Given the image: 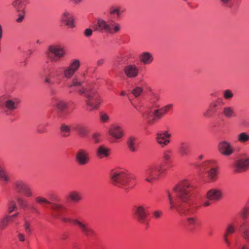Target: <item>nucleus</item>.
I'll use <instances>...</instances> for the list:
<instances>
[{
	"label": "nucleus",
	"instance_id": "obj_50",
	"mask_svg": "<svg viewBox=\"0 0 249 249\" xmlns=\"http://www.w3.org/2000/svg\"><path fill=\"white\" fill-rule=\"evenodd\" d=\"M22 194L27 197H30L33 196V193L32 191V189L28 184Z\"/></svg>",
	"mask_w": 249,
	"mask_h": 249
},
{
	"label": "nucleus",
	"instance_id": "obj_23",
	"mask_svg": "<svg viewBox=\"0 0 249 249\" xmlns=\"http://www.w3.org/2000/svg\"><path fill=\"white\" fill-rule=\"evenodd\" d=\"M135 214L136 215L138 220L141 222L143 223L144 222L146 217V212L145 209L142 206H139L137 208Z\"/></svg>",
	"mask_w": 249,
	"mask_h": 249
},
{
	"label": "nucleus",
	"instance_id": "obj_7",
	"mask_svg": "<svg viewBox=\"0 0 249 249\" xmlns=\"http://www.w3.org/2000/svg\"><path fill=\"white\" fill-rule=\"evenodd\" d=\"M225 103L222 98H218L211 102L207 109L203 113V116L206 118H210L219 112L224 105Z\"/></svg>",
	"mask_w": 249,
	"mask_h": 249
},
{
	"label": "nucleus",
	"instance_id": "obj_43",
	"mask_svg": "<svg viewBox=\"0 0 249 249\" xmlns=\"http://www.w3.org/2000/svg\"><path fill=\"white\" fill-rule=\"evenodd\" d=\"M222 95L223 98L226 100H230L231 99L233 96V93L231 89H226L223 91Z\"/></svg>",
	"mask_w": 249,
	"mask_h": 249
},
{
	"label": "nucleus",
	"instance_id": "obj_12",
	"mask_svg": "<svg viewBox=\"0 0 249 249\" xmlns=\"http://www.w3.org/2000/svg\"><path fill=\"white\" fill-rule=\"evenodd\" d=\"M60 25L61 26H66L68 28H74L75 25L73 15L68 12H64L61 16Z\"/></svg>",
	"mask_w": 249,
	"mask_h": 249
},
{
	"label": "nucleus",
	"instance_id": "obj_24",
	"mask_svg": "<svg viewBox=\"0 0 249 249\" xmlns=\"http://www.w3.org/2000/svg\"><path fill=\"white\" fill-rule=\"evenodd\" d=\"M222 114L227 118H231L236 116L234 107L231 106H226L223 107Z\"/></svg>",
	"mask_w": 249,
	"mask_h": 249
},
{
	"label": "nucleus",
	"instance_id": "obj_33",
	"mask_svg": "<svg viewBox=\"0 0 249 249\" xmlns=\"http://www.w3.org/2000/svg\"><path fill=\"white\" fill-rule=\"evenodd\" d=\"M71 129L82 136L85 135L87 133L86 127L81 124H73L71 125Z\"/></svg>",
	"mask_w": 249,
	"mask_h": 249
},
{
	"label": "nucleus",
	"instance_id": "obj_61",
	"mask_svg": "<svg viewBox=\"0 0 249 249\" xmlns=\"http://www.w3.org/2000/svg\"><path fill=\"white\" fill-rule=\"evenodd\" d=\"M121 55H122V58H125V59L130 58V56H131L130 53L128 52H124V53H122Z\"/></svg>",
	"mask_w": 249,
	"mask_h": 249
},
{
	"label": "nucleus",
	"instance_id": "obj_3",
	"mask_svg": "<svg viewBox=\"0 0 249 249\" xmlns=\"http://www.w3.org/2000/svg\"><path fill=\"white\" fill-rule=\"evenodd\" d=\"M172 104H168L159 109L148 108L142 113V117L147 124L153 125L161 119L168 112L172 110Z\"/></svg>",
	"mask_w": 249,
	"mask_h": 249
},
{
	"label": "nucleus",
	"instance_id": "obj_18",
	"mask_svg": "<svg viewBox=\"0 0 249 249\" xmlns=\"http://www.w3.org/2000/svg\"><path fill=\"white\" fill-rule=\"evenodd\" d=\"M109 134L116 139H120L124 136V132L123 128L116 124H114L109 128Z\"/></svg>",
	"mask_w": 249,
	"mask_h": 249
},
{
	"label": "nucleus",
	"instance_id": "obj_34",
	"mask_svg": "<svg viewBox=\"0 0 249 249\" xmlns=\"http://www.w3.org/2000/svg\"><path fill=\"white\" fill-rule=\"evenodd\" d=\"M16 11L17 12V14L15 15L14 18L15 21L18 23H22L25 18V10L22 9Z\"/></svg>",
	"mask_w": 249,
	"mask_h": 249
},
{
	"label": "nucleus",
	"instance_id": "obj_4",
	"mask_svg": "<svg viewBox=\"0 0 249 249\" xmlns=\"http://www.w3.org/2000/svg\"><path fill=\"white\" fill-rule=\"evenodd\" d=\"M92 28L95 31L111 35L119 33L121 30V26L119 23L113 20L106 21L101 18H98L96 20Z\"/></svg>",
	"mask_w": 249,
	"mask_h": 249
},
{
	"label": "nucleus",
	"instance_id": "obj_26",
	"mask_svg": "<svg viewBox=\"0 0 249 249\" xmlns=\"http://www.w3.org/2000/svg\"><path fill=\"white\" fill-rule=\"evenodd\" d=\"M240 231L244 239L249 242V224L243 222L240 225Z\"/></svg>",
	"mask_w": 249,
	"mask_h": 249
},
{
	"label": "nucleus",
	"instance_id": "obj_5",
	"mask_svg": "<svg viewBox=\"0 0 249 249\" xmlns=\"http://www.w3.org/2000/svg\"><path fill=\"white\" fill-rule=\"evenodd\" d=\"M80 64V61L79 59H71L69 66L60 68L56 71V75L60 76L63 75V77L67 79H71L79 70Z\"/></svg>",
	"mask_w": 249,
	"mask_h": 249
},
{
	"label": "nucleus",
	"instance_id": "obj_38",
	"mask_svg": "<svg viewBox=\"0 0 249 249\" xmlns=\"http://www.w3.org/2000/svg\"><path fill=\"white\" fill-rule=\"evenodd\" d=\"M51 208L58 213L57 216L59 218H61L59 214L62 213L66 209L63 205L57 203L51 204Z\"/></svg>",
	"mask_w": 249,
	"mask_h": 249
},
{
	"label": "nucleus",
	"instance_id": "obj_48",
	"mask_svg": "<svg viewBox=\"0 0 249 249\" xmlns=\"http://www.w3.org/2000/svg\"><path fill=\"white\" fill-rule=\"evenodd\" d=\"M17 201L21 208L25 209L28 207V203L27 200L21 197H18Z\"/></svg>",
	"mask_w": 249,
	"mask_h": 249
},
{
	"label": "nucleus",
	"instance_id": "obj_8",
	"mask_svg": "<svg viewBox=\"0 0 249 249\" xmlns=\"http://www.w3.org/2000/svg\"><path fill=\"white\" fill-rule=\"evenodd\" d=\"M20 103V100L17 98L7 99L4 102L2 107L4 113L7 115L13 114L18 108Z\"/></svg>",
	"mask_w": 249,
	"mask_h": 249
},
{
	"label": "nucleus",
	"instance_id": "obj_44",
	"mask_svg": "<svg viewBox=\"0 0 249 249\" xmlns=\"http://www.w3.org/2000/svg\"><path fill=\"white\" fill-rule=\"evenodd\" d=\"M10 221V216H6L0 221V229L4 230Z\"/></svg>",
	"mask_w": 249,
	"mask_h": 249
},
{
	"label": "nucleus",
	"instance_id": "obj_51",
	"mask_svg": "<svg viewBox=\"0 0 249 249\" xmlns=\"http://www.w3.org/2000/svg\"><path fill=\"white\" fill-rule=\"evenodd\" d=\"M17 205L15 201L11 200L8 205V212L11 213L14 210L17 209Z\"/></svg>",
	"mask_w": 249,
	"mask_h": 249
},
{
	"label": "nucleus",
	"instance_id": "obj_20",
	"mask_svg": "<svg viewBox=\"0 0 249 249\" xmlns=\"http://www.w3.org/2000/svg\"><path fill=\"white\" fill-rule=\"evenodd\" d=\"M140 61L143 65H149L152 63L154 60L153 54L147 52H143L139 55Z\"/></svg>",
	"mask_w": 249,
	"mask_h": 249
},
{
	"label": "nucleus",
	"instance_id": "obj_13",
	"mask_svg": "<svg viewBox=\"0 0 249 249\" xmlns=\"http://www.w3.org/2000/svg\"><path fill=\"white\" fill-rule=\"evenodd\" d=\"M124 72L127 78H135L139 75L140 70L139 67L136 65L130 64L124 67Z\"/></svg>",
	"mask_w": 249,
	"mask_h": 249
},
{
	"label": "nucleus",
	"instance_id": "obj_55",
	"mask_svg": "<svg viewBox=\"0 0 249 249\" xmlns=\"http://www.w3.org/2000/svg\"><path fill=\"white\" fill-rule=\"evenodd\" d=\"M204 157H205V156H204V155H203V154L199 155L197 157V159H196V162H194V163H191V166H193V168L192 169H194V168H195V165H194V164L196 163H201L200 162V161L201 160H202L203 159H204Z\"/></svg>",
	"mask_w": 249,
	"mask_h": 249
},
{
	"label": "nucleus",
	"instance_id": "obj_57",
	"mask_svg": "<svg viewBox=\"0 0 249 249\" xmlns=\"http://www.w3.org/2000/svg\"><path fill=\"white\" fill-rule=\"evenodd\" d=\"M188 224L190 226H194L196 224V219L194 217H189L187 219Z\"/></svg>",
	"mask_w": 249,
	"mask_h": 249
},
{
	"label": "nucleus",
	"instance_id": "obj_1",
	"mask_svg": "<svg viewBox=\"0 0 249 249\" xmlns=\"http://www.w3.org/2000/svg\"><path fill=\"white\" fill-rule=\"evenodd\" d=\"M191 189L188 181H184L174 188L175 197L169 191H167L168 198L171 210H176L181 215L194 213L197 207L191 199Z\"/></svg>",
	"mask_w": 249,
	"mask_h": 249
},
{
	"label": "nucleus",
	"instance_id": "obj_27",
	"mask_svg": "<svg viewBox=\"0 0 249 249\" xmlns=\"http://www.w3.org/2000/svg\"><path fill=\"white\" fill-rule=\"evenodd\" d=\"M29 3L28 0H14L12 5L16 10L24 9Z\"/></svg>",
	"mask_w": 249,
	"mask_h": 249
},
{
	"label": "nucleus",
	"instance_id": "obj_36",
	"mask_svg": "<svg viewBox=\"0 0 249 249\" xmlns=\"http://www.w3.org/2000/svg\"><path fill=\"white\" fill-rule=\"evenodd\" d=\"M53 106L58 110L61 111L68 108V103L63 100H57L56 103H53Z\"/></svg>",
	"mask_w": 249,
	"mask_h": 249
},
{
	"label": "nucleus",
	"instance_id": "obj_6",
	"mask_svg": "<svg viewBox=\"0 0 249 249\" xmlns=\"http://www.w3.org/2000/svg\"><path fill=\"white\" fill-rule=\"evenodd\" d=\"M64 48L60 45H50L46 52L48 58L52 62H56L60 61L65 55Z\"/></svg>",
	"mask_w": 249,
	"mask_h": 249
},
{
	"label": "nucleus",
	"instance_id": "obj_10",
	"mask_svg": "<svg viewBox=\"0 0 249 249\" xmlns=\"http://www.w3.org/2000/svg\"><path fill=\"white\" fill-rule=\"evenodd\" d=\"M110 177L111 183L119 187L126 184L128 180V178L124 172H112Z\"/></svg>",
	"mask_w": 249,
	"mask_h": 249
},
{
	"label": "nucleus",
	"instance_id": "obj_25",
	"mask_svg": "<svg viewBox=\"0 0 249 249\" xmlns=\"http://www.w3.org/2000/svg\"><path fill=\"white\" fill-rule=\"evenodd\" d=\"M125 11V9L121 6L113 5L109 7L108 13L111 15H116L117 18H119L121 14Z\"/></svg>",
	"mask_w": 249,
	"mask_h": 249
},
{
	"label": "nucleus",
	"instance_id": "obj_28",
	"mask_svg": "<svg viewBox=\"0 0 249 249\" xmlns=\"http://www.w3.org/2000/svg\"><path fill=\"white\" fill-rule=\"evenodd\" d=\"M127 145L131 152H135L137 151L138 143L136 138L134 137H129L127 141Z\"/></svg>",
	"mask_w": 249,
	"mask_h": 249
},
{
	"label": "nucleus",
	"instance_id": "obj_60",
	"mask_svg": "<svg viewBox=\"0 0 249 249\" xmlns=\"http://www.w3.org/2000/svg\"><path fill=\"white\" fill-rule=\"evenodd\" d=\"M92 32L93 31L91 29L87 28L85 30L84 35L85 36L89 37L92 35Z\"/></svg>",
	"mask_w": 249,
	"mask_h": 249
},
{
	"label": "nucleus",
	"instance_id": "obj_29",
	"mask_svg": "<svg viewBox=\"0 0 249 249\" xmlns=\"http://www.w3.org/2000/svg\"><path fill=\"white\" fill-rule=\"evenodd\" d=\"M178 153L181 157L188 156L190 154L189 145L185 142H182L178 148Z\"/></svg>",
	"mask_w": 249,
	"mask_h": 249
},
{
	"label": "nucleus",
	"instance_id": "obj_19",
	"mask_svg": "<svg viewBox=\"0 0 249 249\" xmlns=\"http://www.w3.org/2000/svg\"><path fill=\"white\" fill-rule=\"evenodd\" d=\"M76 160L81 165H84L89 162V153L83 149L79 150L76 155Z\"/></svg>",
	"mask_w": 249,
	"mask_h": 249
},
{
	"label": "nucleus",
	"instance_id": "obj_21",
	"mask_svg": "<svg viewBox=\"0 0 249 249\" xmlns=\"http://www.w3.org/2000/svg\"><path fill=\"white\" fill-rule=\"evenodd\" d=\"M222 192L220 190L213 189L208 191L206 197L210 201H217L222 197Z\"/></svg>",
	"mask_w": 249,
	"mask_h": 249
},
{
	"label": "nucleus",
	"instance_id": "obj_39",
	"mask_svg": "<svg viewBox=\"0 0 249 249\" xmlns=\"http://www.w3.org/2000/svg\"><path fill=\"white\" fill-rule=\"evenodd\" d=\"M237 140L241 143L249 142V134L246 132L240 133L237 135Z\"/></svg>",
	"mask_w": 249,
	"mask_h": 249
},
{
	"label": "nucleus",
	"instance_id": "obj_31",
	"mask_svg": "<svg viewBox=\"0 0 249 249\" xmlns=\"http://www.w3.org/2000/svg\"><path fill=\"white\" fill-rule=\"evenodd\" d=\"M42 74L45 83L49 85L53 84L52 79L53 77V75L52 72L50 70H47L44 69Z\"/></svg>",
	"mask_w": 249,
	"mask_h": 249
},
{
	"label": "nucleus",
	"instance_id": "obj_37",
	"mask_svg": "<svg viewBox=\"0 0 249 249\" xmlns=\"http://www.w3.org/2000/svg\"><path fill=\"white\" fill-rule=\"evenodd\" d=\"M236 231V226L233 223L228 224L226 228L225 233L223 235L230 236L234 234Z\"/></svg>",
	"mask_w": 249,
	"mask_h": 249
},
{
	"label": "nucleus",
	"instance_id": "obj_11",
	"mask_svg": "<svg viewBox=\"0 0 249 249\" xmlns=\"http://www.w3.org/2000/svg\"><path fill=\"white\" fill-rule=\"evenodd\" d=\"M194 165V169L210 170V171H216L219 170L217 162L213 160H206L202 163H196Z\"/></svg>",
	"mask_w": 249,
	"mask_h": 249
},
{
	"label": "nucleus",
	"instance_id": "obj_15",
	"mask_svg": "<svg viewBox=\"0 0 249 249\" xmlns=\"http://www.w3.org/2000/svg\"><path fill=\"white\" fill-rule=\"evenodd\" d=\"M220 153L223 155L229 156L231 155L234 152V149L228 142H221L218 146Z\"/></svg>",
	"mask_w": 249,
	"mask_h": 249
},
{
	"label": "nucleus",
	"instance_id": "obj_14",
	"mask_svg": "<svg viewBox=\"0 0 249 249\" xmlns=\"http://www.w3.org/2000/svg\"><path fill=\"white\" fill-rule=\"evenodd\" d=\"M171 134L168 131H163L157 135V142L161 147H164L170 143Z\"/></svg>",
	"mask_w": 249,
	"mask_h": 249
},
{
	"label": "nucleus",
	"instance_id": "obj_30",
	"mask_svg": "<svg viewBox=\"0 0 249 249\" xmlns=\"http://www.w3.org/2000/svg\"><path fill=\"white\" fill-rule=\"evenodd\" d=\"M68 198L74 203H78L82 199L81 193L76 191H72L70 192L68 195Z\"/></svg>",
	"mask_w": 249,
	"mask_h": 249
},
{
	"label": "nucleus",
	"instance_id": "obj_42",
	"mask_svg": "<svg viewBox=\"0 0 249 249\" xmlns=\"http://www.w3.org/2000/svg\"><path fill=\"white\" fill-rule=\"evenodd\" d=\"M82 82L77 78H73L71 82L68 85L69 89H72L73 87H77L81 86Z\"/></svg>",
	"mask_w": 249,
	"mask_h": 249
},
{
	"label": "nucleus",
	"instance_id": "obj_46",
	"mask_svg": "<svg viewBox=\"0 0 249 249\" xmlns=\"http://www.w3.org/2000/svg\"><path fill=\"white\" fill-rule=\"evenodd\" d=\"M240 214L243 220H245L248 219L249 216V207H244L243 208Z\"/></svg>",
	"mask_w": 249,
	"mask_h": 249
},
{
	"label": "nucleus",
	"instance_id": "obj_47",
	"mask_svg": "<svg viewBox=\"0 0 249 249\" xmlns=\"http://www.w3.org/2000/svg\"><path fill=\"white\" fill-rule=\"evenodd\" d=\"M143 91V89L141 87H136L133 89L132 93L135 97L140 96Z\"/></svg>",
	"mask_w": 249,
	"mask_h": 249
},
{
	"label": "nucleus",
	"instance_id": "obj_16",
	"mask_svg": "<svg viewBox=\"0 0 249 249\" xmlns=\"http://www.w3.org/2000/svg\"><path fill=\"white\" fill-rule=\"evenodd\" d=\"M172 151L170 150H167L164 151L163 153V158L164 161L160 166L159 170H166L169 169L171 165V161L172 157Z\"/></svg>",
	"mask_w": 249,
	"mask_h": 249
},
{
	"label": "nucleus",
	"instance_id": "obj_9",
	"mask_svg": "<svg viewBox=\"0 0 249 249\" xmlns=\"http://www.w3.org/2000/svg\"><path fill=\"white\" fill-rule=\"evenodd\" d=\"M71 222L78 226L81 231L87 237H92L95 235V231L85 220L77 219L71 220Z\"/></svg>",
	"mask_w": 249,
	"mask_h": 249
},
{
	"label": "nucleus",
	"instance_id": "obj_17",
	"mask_svg": "<svg viewBox=\"0 0 249 249\" xmlns=\"http://www.w3.org/2000/svg\"><path fill=\"white\" fill-rule=\"evenodd\" d=\"M235 166L239 169L249 170V156L244 153L242 155V158L236 160Z\"/></svg>",
	"mask_w": 249,
	"mask_h": 249
},
{
	"label": "nucleus",
	"instance_id": "obj_32",
	"mask_svg": "<svg viewBox=\"0 0 249 249\" xmlns=\"http://www.w3.org/2000/svg\"><path fill=\"white\" fill-rule=\"evenodd\" d=\"M28 184L21 180H17L14 183L15 191L19 194H22Z\"/></svg>",
	"mask_w": 249,
	"mask_h": 249
},
{
	"label": "nucleus",
	"instance_id": "obj_63",
	"mask_svg": "<svg viewBox=\"0 0 249 249\" xmlns=\"http://www.w3.org/2000/svg\"><path fill=\"white\" fill-rule=\"evenodd\" d=\"M18 237L19 240L20 242H23L25 240V235L23 233H19L18 234Z\"/></svg>",
	"mask_w": 249,
	"mask_h": 249
},
{
	"label": "nucleus",
	"instance_id": "obj_35",
	"mask_svg": "<svg viewBox=\"0 0 249 249\" xmlns=\"http://www.w3.org/2000/svg\"><path fill=\"white\" fill-rule=\"evenodd\" d=\"M161 177V174L158 172H147L145 176V180L149 182L154 181Z\"/></svg>",
	"mask_w": 249,
	"mask_h": 249
},
{
	"label": "nucleus",
	"instance_id": "obj_52",
	"mask_svg": "<svg viewBox=\"0 0 249 249\" xmlns=\"http://www.w3.org/2000/svg\"><path fill=\"white\" fill-rule=\"evenodd\" d=\"M36 201L37 203L39 204H42V203H46V204H51L50 202L48 201L47 199L45 198L40 197V196H37L36 198Z\"/></svg>",
	"mask_w": 249,
	"mask_h": 249
},
{
	"label": "nucleus",
	"instance_id": "obj_59",
	"mask_svg": "<svg viewBox=\"0 0 249 249\" xmlns=\"http://www.w3.org/2000/svg\"><path fill=\"white\" fill-rule=\"evenodd\" d=\"M162 213L161 211H155L153 212V215L156 218H159L162 215Z\"/></svg>",
	"mask_w": 249,
	"mask_h": 249
},
{
	"label": "nucleus",
	"instance_id": "obj_54",
	"mask_svg": "<svg viewBox=\"0 0 249 249\" xmlns=\"http://www.w3.org/2000/svg\"><path fill=\"white\" fill-rule=\"evenodd\" d=\"M24 227L26 232L30 234L31 232V229L30 228V223L27 220L25 221Z\"/></svg>",
	"mask_w": 249,
	"mask_h": 249
},
{
	"label": "nucleus",
	"instance_id": "obj_62",
	"mask_svg": "<svg viewBox=\"0 0 249 249\" xmlns=\"http://www.w3.org/2000/svg\"><path fill=\"white\" fill-rule=\"evenodd\" d=\"M223 239L224 242L227 244V246H230L231 245L230 242L228 239V236L225 235H223Z\"/></svg>",
	"mask_w": 249,
	"mask_h": 249
},
{
	"label": "nucleus",
	"instance_id": "obj_2",
	"mask_svg": "<svg viewBox=\"0 0 249 249\" xmlns=\"http://www.w3.org/2000/svg\"><path fill=\"white\" fill-rule=\"evenodd\" d=\"M87 85L79 89L78 93L80 94H84L86 109L91 111L97 110L101 103L100 96L97 91L96 84L93 81L86 80Z\"/></svg>",
	"mask_w": 249,
	"mask_h": 249
},
{
	"label": "nucleus",
	"instance_id": "obj_22",
	"mask_svg": "<svg viewBox=\"0 0 249 249\" xmlns=\"http://www.w3.org/2000/svg\"><path fill=\"white\" fill-rule=\"evenodd\" d=\"M110 149L105 145H100L97 150L96 155L99 159L107 158L110 155Z\"/></svg>",
	"mask_w": 249,
	"mask_h": 249
},
{
	"label": "nucleus",
	"instance_id": "obj_49",
	"mask_svg": "<svg viewBox=\"0 0 249 249\" xmlns=\"http://www.w3.org/2000/svg\"><path fill=\"white\" fill-rule=\"evenodd\" d=\"M9 176L7 172H0V181L7 183L9 180Z\"/></svg>",
	"mask_w": 249,
	"mask_h": 249
},
{
	"label": "nucleus",
	"instance_id": "obj_56",
	"mask_svg": "<svg viewBox=\"0 0 249 249\" xmlns=\"http://www.w3.org/2000/svg\"><path fill=\"white\" fill-rule=\"evenodd\" d=\"M93 139L95 143H98L101 141L100 134L99 133H94L92 136Z\"/></svg>",
	"mask_w": 249,
	"mask_h": 249
},
{
	"label": "nucleus",
	"instance_id": "obj_53",
	"mask_svg": "<svg viewBox=\"0 0 249 249\" xmlns=\"http://www.w3.org/2000/svg\"><path fill=\"white\" fill-rule=\"evenodd\" d=\"M100 119L102 123H105L108 121L109 116L107 113L102 112L100 113Z\"/></svg>",
	"mask_w": 249,
	"mask_h": 249
},
{
	"label": "nucleus",
	"instance_id": "obj_64",
	"mask_svg": "<svg viewBox=\"0 0 249 249\" xmlns=\"http://www.w3.org/2000/svg\"><path fill=\"white\" fill-rule=\"evenodd\" d=\"M30 209H31L33 213H36L38 214H39V211L35 206H32L30 207Z\"/></svg>",
	"mask_w": 249,
	"mask_h": 249
},
{
	"label": "nucleus",
	"instance_id": "obj_45",
	"mask_svg": "<svg viewBox=\"0 0 249 249\" xmlns=\"http://www.w3.org/2000/svg\"><path fill=\"white\" fill-rule=\"evenodd\" d=\"M221 5L226 8H231L233 5L232 0H219Z\"/></svg>",
	"mask_w": 249,
	"mask_h": 249
},
{
	"label": "nucleus",
	"instance_id": "obj_40",
	"mask_svg": "<svg viewBox=\"0 0 249 249\" xmlns=\"http://www.w3.org/2000/svg\"><path fill=\"white\" fill-rule=\"evenodd\" d=\"M205 178H206V180L208 181H213L217 179V172H206Z\"/></svg>",
	"mask_w": 249,
	"mask_h": 249
},
{
	"label": "nucleus",
	"instance_id": "obj_41",
	"mask_svg": "<svg viewBox=\"0 0 249 249\" xmlns=\"http://www.w3.org/2000/svg\"><path fill=\"white\" fill-rule=\"evenodd\" d=\"M61 133L63 136L67 137L70 135V132L71 129V125L69 126L65 124H63L60 127Z\"/></svg>",
	"mask_w": 249,
	"mask_h": 249
},
{
	"label": "nucleus",
	"instance_id": "obj_58",
	"mask_svg": "<svg viewBox=\"0 0 249 249\" xmlns=\"http://www.w3.org/2000/svg\"><path fill=\"white\" fill-rule=\"evenodd\" d=\"M37 131L39 133H43L46 131V126L43 125H39L37 127Z\"/></svg>",
	"mask_w": 249,
	"mask_h": 249
}]
</instances>
